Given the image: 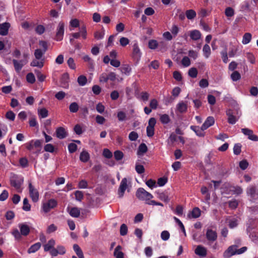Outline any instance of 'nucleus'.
Instances as JSON below:
<instances>
[{
	"label": "nucleus",
	"instance_id": "1",
	"mask_svg": "<svg viewBox=\"0 0 258 258\" xmlns=\"http://www.w3.org/2000/svg\"><path fill=\"white\" fill-rule=\"evenodd\" d=\"M23 178L16 174H13L10 177V184L16 189H19L23 183Z\"/></svg>",
	"mask_w": 258,
	"mask_h": 258
},
{
	"label": "nucleus",
	"instance_id": "2",
	"mask_svg": "<svg viewBox=\"0 0 258 258\" xmlns=\"http://www.w3.org/2000/svg\"><path fill=\"white\" fill-rule=\"evenodd\" d=\"M64 33V23L62 21H60L56 29V34L54 40L57 41H60L63 39Z\"/></svg>",
	"mask_w": 258,
	"mask_h": 258
},
{
	"label": "nucleus",
	"instance_id": "3",
	"mask_svg": "<svg viewBox=\"0 0 258 258\" xmlns=\"http://www.w3.org/2000/svg\"><path fill=\"white\" fill-rule=\"evenodd\" d=\"M136 197L141 200H149L153 198L152 194L142 187L138 189L136 192Z\"/></svg>",
	"mask_w": 258,
	"mask_h": 258
},
{
	"label": "nucleus",
	"instance_id": "4",
	"mask_svg": "<svg viewBox=\"0 0 258 258\" xmlns=\"http://www.w3.org/2000/svg\"><path fill=\"white\" fill-rule=\"evenodd\" d=\"M80 36H82L83 39H85L87 38V30L86 26L84 25L81 26L80 28V32L77 33H73L71 34V36L73 37V38H70V41L72 43L74 39H78Z\"/></svg>",
	"mask_w": 258,
	"mask_h": 258
},
{
	"label": "nucleus",
	"instance_id": "5",
	"mask_svg": "<svg viewBox=\"0 0 258 258\" xmlns=\"http://www.w3.org/2000/svg\"><path fill=\"white\" fill-rule=\"evenodd\" d=\"M57 203L54 199H51L42 205V209L45 213L49 212L51 209L56 207Z\"/></svg>",
	"mask_w": 258,
	"mask_h": 258
},
{
	"label": "nucleus",
	"instance_id": "6",
	"mask_svg": "<svg viewBox=\"0 0 258 258\" xmlns=\"http://www.w3.org/2000/svg\"><path fill=\"white\" fill-rule=\"evenodd\" d=\"M29 194L33 202H37L39 200V192L37 189L32 184L31 182L29 183L28 185Z\"/></svg>",
	"mask_w": 258,
	"mask_h": 258
},
{
	"label": "nucleus",
	"instance_id": "7",
	"mask_svg": "<svg viewBox=\"0 0 258 258\" xmlns=\"http://www.w3.org/2000/svg\"><path fill=\"white\" fill-rule=\"evenodd\" d=\"M246 194L252 200H256L258 199V191L255 186H249L246 189Z\"/></svg>",
	"mask_w": 258,
	"mask_h": 258
},
{
	"label": "nucleus",
	"instance_id": "8",
	"mask_svg": "<svg viewBox=\"0 0 258 258\" xmlns=\"http://www.w3.org/2000/svg\"><path fill=\"white\" fill-rule=\"evenodd\" d=\"M42 141L37 140L36 141L31 140L30 142L26 143V148L29 151H32L33 147L41 148L42 146Z\"/></svg>",
	"mask_w": 258,
	"mask_h": 258
},
{
	"label": "nucleus",
	"instance_id": "9",
	"mask_svg": "<svg viewBox=\"0 0 258 258\" xmlns=\"http://www.w3.org/2000/svg\"><path fill=\"white\" fill-rule=\"evenodd\" d=\"M127 180L126 178L122 179L118 190V197L119 198H122L123 196L124 192L127 187Z\"/></svg>",
	"mask_w": 258,
	"mask_h": 258
},
{
	"label": "nucleus",
	"instance_id": "10",
	"mask_svg": "<svg viewBox=\"0 0 258 258\" xmlns=\"http://www.w3.org/2000/svg\"><path fill=\"white\" fill-rule=\"evenodd\" d=\"M237 246L232 245L230 246L223 253L224 258H229L233 255L236 254Z\"/></svg>",
	"mask_w": 258,
	"mask_h": 258
},
{
	"label": "nucleus",
	"instance_id": "11",
	"mask_svg": "<svg viewBox=\"0 0 258 258\" xmlns=\"http://www.w3.org/2000/svg\"><path fill=\"white\" fill-rule=\"evenodd\" d=\"M217 233L216 231L211 229H207L206 233V237L209 242H213L216 241L217 239Z\"/></svg>",
	"mask_w": 258,
	"mask_h": 258
},
{
	"label": "nucleus",
	"instance_id": "12",
	"mask_svg": "<svg viewBox=\"0 0 258 258\" xmlns=\"http://www.w3.org/2000/svg\"><path fill=\"white\" fill-rule=\"evenodd\" d=\"M241 132L245 136L248 137V139L253 141H258V137L253 134V132L251 130L247 128L241 129Z\"/></svg>",
	"mask_w": 258,
	"mask_h": 258
},
{
	"label": "nucleus",
	"instance_id": "13",
	"mask_svg": "<svg viewBox=\"0 0 258 258\" xmlns=\"http://www.w3.org/2000/svg\"><path fill=\"white\" fill-rule=\"evenodd\" d=\"M56 136L59 139H63L68 136V133L63 127H58L55 131Z\"/></svg>",
	"mask_w": 258,
	"mask_h": 258
},
{
	"label": "nucleus",
	"instance_id": "14",
	"mask_svg": "<svg viewBox=\"0 0 258 258\" xmlns=\"http://www.w3.org/2000/svg\"><path fill=\"white\" fill-rule=\"evenodd\" d=\"M195 253L201 257H204L206 256L207 254V249L202 245H198L195 250Z\"/></svg>",
	"mask_w": 258,
	"mask_h": 258
},
{
	"label": "nucleus",
	"instance_id": "15",
	"mask_svg": "<svg viewBox=\"0 0 258 258\" xmlns=\"http://www.w3.org/2000/svg\"><path fill=\"white\" fill-rule=\"evenodd\" d=\"M19 228L22 236H27L30 232V229L28 225L24 223L19 224Z\"/></svg>",
	"mask_w": 258,
	"mask_h": 258
},
{
	"label": "nucleus",
	"instance_id": "16",
	"mask_svg": "<svg viewBox=\"0 0 258 258\" xmlns=\"http://www.w3.org/2000/svg\"><path fill=\"white\" fill-rule=\"evenodd\" d=\"M190 128L196 134L197 136L200 137H204L205 136V133L204 131L205 130H204L202 125L201 127H199V126L191 125L190 127Z\"/></svg>",
	"mask_w": 258,
	"mask_h": 258
},
{
	"label": "nucleus",
	"instance_id": "17",
	"mask_svg": "<svg viewBox=\"0 0 258 258\" xmlns=\"http://www.w3.org/2000/svg\"><path fill=\"white\" fill-rule=\"evenodd\" d=\"M133 57L135 59L138 60L141 56V52L137 43H135L133 46Z\"/></svg>",
	"mask_w": 258,
	"mask_h": 258
},
{
	"label": "nucleus",
	"instance_id": "18",
	"mask_svg": "<svg viewBox=\"0 0 258 258\" xmlns=\"http://www.w3.org/2000/svg\"><path fill=\"white\" fill-rule=\"evenodd\" d=\"M201 215V211L198 207H195L192 211L189 213L187 216L189 218H198Z\"/></svg>",
	"mask_w": 258,
	"mask_h": 258
},
{
	"label": "nucleus",
	"instance_id": "19",
	"mask_svg": "<svg viewBox=\"0 0 258 258\" xmlns=\"http://www.w3.org/2000/svg\"><path fill=\"white\" fill-rule=\"evenodd\" d=\"M10 24L5 22L0 24V35L6 36L8 34Z\"/></svg>",
	"mask_w": 258,
	"mask_h": 258
},
{
	"label": "nucleus",
	"instance_id": "20",
	"mask_svg": "<svg viewBox=\"0 0 258 258\" xmlns=\"http://www.w3.org/2000/svg\"><path fill=\"white\" fill-rule=\"evenodd\" d=\"M226 114L228 116V122L231 124H235L238 120V118L233 115L232 110L229 109L226 112Z\"/></svg>",
	"mask_w": 258,
	"mask_h": 258
},
{
	"label": "nucleus",
	"instance_id": "21",
	"mask_svg": "<svg viewBox=\"0 0 258 258\" xmlns=\"http://www.w3.org/2000/svg\"><path fill=\"white\" fill-rule=\"evenodd\" d=\"M215 123V119L213 116H208L204 123L202 124L203 128L204 130H207L209 127L214 125Z\"/></svg>",
	"mask_w": 258,
	"mask_h": 258
},
{
	"label": "nucleus",
	"instance_id": "22",
	"mask_svg": "<svg viewBox=\"0 0 258 258\" xmlns=\"http://www.w3.org/2000/svg\"><path fill=\"white\" fill-rule=\"evenodd\" d=\"M176 109L180 113H184L187 111V105L185 103L181 101L177 104Z\"/></svg>",
	"mask_w": 258,
	"mask_h": 258
},
{
	"label": "nucleus",
	"instance_id": "23",
	"mask_svg": "<svg viewBox=\"0 0 258 258\" xmlns=\"http://www.w3.org/2000/svg\"><path fill=\"white\" fill-rule=\"evenodd\" d=\"M122 249L121 246L117 245L114 249L113 255L116 258H124V253L121 251Z\"/></svg>",
	"mask_w": 258,
	"mask_h": 258
},
{
	"label": "nucleus",
	"instance_id": "24",
	"mask_svg": "<svg viewBox=\"0 0 258 258\" xmlns=\"http://www.w3.org/2000/svg\"><path fill=\"white\" fill-rule=\"evenodd\" d=\"M69 80V75L68 73H64L60 79V82L63 87L66 88L68 87Z\"/></svg>",
	"mask_w": 258,
	"mask_h": 258
},
{
	"label": "nucleus",
	"instance_id": "25",
	"mask_svg": "<svg viewBox=\"0 0 258 258\" xmlns=\"http://www.w3.org/2000/svg\"><path fill=\"white\" fill-rule=\"evenodd\" d=\"M41 244L40 242H37L32 245L28 249V253H34L38 250L41 247Z\"/></svg>",
	"mask_w": 258,
	"mask_h": 258
},
{
	"label": "nucleus",
	"instance_id": "26",
	"mask_svg": "<svg viewBox=\"0 0 258 258\" xmlns=\"http://www.w3.org/2000/svg\"><path fill=\"white\" fill-rule=\"evenodd\" d=\"M158 198H159L160 200L167 203L170 201V199L169 198L168 195L165 192H158Z\"/></svg>",
	"mask_w": 258,
	"mask_h": 258
},
{
	"label": "nucleus",
	"instance_id": "27",
	"mask_svg": "<svg viewBox=\"0 0 258 258\" xmlns=\"http://www.w3.org/2000/svg\"><path fill=\"white\" fill-rule=\"evenodd\" d=\"M55 240L53 239H50L48 242L44 245V250L45 251H48L53 248L55 245Z\"/></svg>",
	"mask_w": 258,
	"mask_h": 258
},
{
	"label": "nucleus",
	"instance_id": "28",
	"mask_svg": "<svg viewBox=\"0 0 258 258\" xmlns=\"http://www.w3.org/2000/svg\"><path fill=\"white\" fill-rule=\"evenodd\" d=\"M90 159V155L89 153L86 151H83L80 155V160L86 163L89 161Z\"/></svg>",
	"mask_w": 258,
	"mask_h": 258
},
{
	"label": "nucleus",
	"instance_id": "29",
	"mask_svg": "<svg viewBox=\"0 0 258 258\" xmlns=\"http://www.w3.org/2000/svg\"><path fill=\"white\" fill-rule=\"evenodd\" d=\"M190 37L191 39L194 40H197L200 39L201 37V32L197 30L191 31L190 32Z\"/></svg>",
	"mask_w": 258,
	"mask_h": 258
},
{
	"label": "nucleus",
	"instance_id": "30",
	"mask_svg": "<svg viewBox=\"0 0 258 258\" xmlns=\"http://www.w3.org/2000/svg\"><path fill=\"white\" fill-rule=\"evenodd\" d=\"M147 151V146L145 143H143L139 145L137 153L138 155H143L146 153Z\"/></svg>",
	"mask_w": 258,
	"mask_h": 258
},
{
	"label": "nucleus",
	"instance_id": "31",
	"mask_svg": "<svg viewBox=\"0 0 258 258\" xmlns=\"http://www.w3.org/2000/svg\"><path fill=\"white\" fill-rule=\"evenodd\" d=\"M69 214L73 217L78 218L80 215V211L78 208L73 207L71 209Z\"/></svg>",
	"mask_w": 258,
	"mask_h": 258
},
{
	"label": "nucleus",
	"instance_id": "32",
	"mask_svg": "<svg viewBox=\"0 0 258 258\" xmlns=\"http://www.w3.org/2000/svg\"><path fill=\"white\" fill-rule=\"evenodd\" d=\"M38 59H33L30 63L31 67H37L39 68H42L44 66V59L38 61Z\"/></svg>",
	"mask_w": 258,
	"mask_h": 258
},
{
	"label": "nucleus",
	"instance_id": "33",
	"mask_svg": "<svg viewBox=\"0 0 258 258\" xmlns=\"http://www.w3.org/2000/svg\"><path fill=\"white\" fill-rule=\"evenodd\" d=\"M251 38L252 35L250 33H245L243 36L242 43L247 44L250 42Z\"/></svg>",
	"mask_w": 258,
	"mask_h": 258
},
{
	"label": "nucleus",
	"instance_id": "34",
	"mask_svg": "<svg viewBox=\"0 0 258 258\" xmlns=\"http://www.w3.org/2000/svg\"><path fill=\"white\" fill-rule=\"evenodd\" d=\"M171 119L167 114H161L160 116V121L162 124H167L170 122Z\"/></svg>",
	"mask_w": 258,
	"mask_h": 258
},
{
	"label": "nucleus",
	"instance_id": "35",
	"mask_svg": "<svg viewBox=\"0 0 258 258\" xmlns=\"http://www.w3.org/2000/svg\"><path fill=\"white\" fill-rule=\"evenodd\" d=\"M185 15L189 20L194 19L196 16V12L193 10H188L185 12Z\"/></svg>",
	"mask_w": 258,
	"mask_h": 258
},
{
	"label": "nucleus",
	"instance_id": "36",
	"mask_svg": "<svg viewBox=\"0 0 258 258\" xmlns=\"http://www.w3.org/2000/svg\"><path fill=\"white\" fill-rule=\"evenodd\" d=\"M38 114L40 118H45L48 115V111L45 108L38 109Z\"/></svg>",
	"mask_w": 258,
	"mask_h": 258
},
{
	"label": "nucleus",
	"instance_id": "37",
	"mask_svg": "<svg viewBox=\"0 0 258 258\" xmlns=\"http://www.w3.org/2000/svg\"><path fill=\"white\" fill-rule=\"evenodd\" d=\"M13 63L16 72L19 73L23 67V64H20L18 60L15 59L13 60Z\"/></svg>",
	"mask_w": 258,
	"mask_h": 258
},
{
	"label": "nucleus",
	"instance_id": "38",
	"mask_svg": "<svg viewBox=\"0 0 258 258\" xmlns=\"http://www.w3.org/2000/svg\"><path fill=\"white\" fill-rule=\"evenodd\" d=\"M77 82L80 86L85 85L87 82V78L84 75H81L78 78Z\"/></svg>",
	"mask_w": 258,
	"mask_h": 258
},
{
	"label": "nucleus",
	"instance_id": "39",
	"mask_svg": "<svg viewBox=\"0 0 258 258\" xmlns=\"http://www.w3.org/2000/svg\"><path fill=\"white\" fill-rule=\"evenodd\" d=\"M45 53L44 51L40 49H36L34 51V54L36 59H40Z\"/></svg>",
	"mask_w": 258,
	"mask_h": 258
},
{
	"label": "nucleus",
	"instance_id": "40",
	"mask_svg": "<svg viewBox=\"0 0 258 258\" xmlns=\"http://www.w3.org/2000/svg\"><path fill=\"white\" fill-rule=\"evenodd\" d=\"M159 43L156 40L152 39L148 42V46L151 49H155L158 46Z\"/></svg>",
	"mask_w": 258,
	"mask_h": 258
},
{
	"label": "nucleus",
	"instance_id": "41",
	"mask_svg": "<svg viewBox=\"0 0 258 258\" xmlns=\"http://www.w3.org/2000/svg\"><path fill=\"white\" fill-rule=\"evenodd\" d=\"M11 233L14 236L16 240H19L22 238V235L21 234L20 231H19V230L16 228L14 229Z\"/></svg>",
	"mask_w": 258,
	"mask_h": 258
},
{
	"label": "nucleus",
	"instance_id": "42",
	"mask_svg": "<svg viewBox=\"0 0 258 258\" xmlns=\"http://www.w3.org/2000/svg\"><path fill=\"white\" fill-rule=\"evenodd\" d=\"M203 51L205 56L206 58H208L211 54V48L210 46L208 44H206L203 47Z\"/></svg>",
	"mask_w": 258,
	"mask_h": 258
},
{
	"label": "nucleus",
	"instance_id": "43",
	"mask_svg": "<svg viewBox=\"0 0 258 258\" xmlns=\"http://www.w3.org/2000/svg\"><path fill=\"white\" fill-rule=\"evenodd\" d=\"M69 109L71 112L76 113L79 110V105L76 102H73L70 105Z\"/></svg>",
	"mask_w": 258,
	"mask_h": 258
},
{
	"label": "nucleus",
	"instance_id": "44",
	"mask_svg": "<svg viewBox=\"0 0 258 258\" xmlns=\"http://www.w3.org/2000/svg\"><path fill=\"white\" fill-rule=\"evenodd\" d=\"M22 209L25 211H29L31 210V205L29 204L27 198H25L23 200V206Z\"/></svg>",
	"mask_w": 258,
	"mask_h": 258
},
{
	"label": "nucleus",
	"instance_id": "45",
	"mask_svg": "<svg viewBox=\"0 0 258 258\" xmlns=\"http://www.w3.org/2000/svg\"><path fill=\"white\" fill-rule=\"evenodd\" d=\"M117 117L119 121H123L126 119V115L125 112L120 111L117 112Z\"/></svg>",
	"mask_w": 258,
	"mask_h": 258
},
{
	"label": "nucleus",
	"instance_id": "46",
	"mask_svg": "<svg viewBox=\"0 0 258 258\" xmlns=\"http://www.w3.org/2000/svg\"><path fill=\"white\" fill-rule=\"evenodd\" d=\"M27 81L30 83L33 84L35 82V78L34 74L32 73H29L26 75Z\"/></svg>",
	"mask_w": 258,
	"mask_h": 258
},
{
	"label": "nucleus",
	"instance_id": "47",
	"mask_svg": "<svg viewBox=\"0 0 258 258\" xmlns=\"http://www.w3.org/2000/svg\"><path fill=\"white\" fill-rule=\"evenodd\" d=\"M231 78L233 81H237L240 79L241 75L240 73L235 71H234L231 75Z\"/></svg>",
	"mask_w": 258,
	"mask_h": 258
},
{
	"label": "nucleus",
	"instance_id": "48",
	"mask_svg": "<svg viewBox=\"0 0 258 258\" xmlns=\"http://www.w3.org/2000/svg\"><path fill=\"white\" fill-rule=\"evenodd\" d=\"M114 156L116 160L119 161L123 158V153L119 150H116L114 152Z\"/></svg>",
	"mask_w": 258,
	"mask_h": 258
},
{
	"label": "nucleus",
	"instance_id": "49",
	"mask_svg": "<svg viewBox=\"0 0 258 258\" xmlns=\"http://www.w3.org/2000/svg\"><path fill=\"white\" fill-rule=\"evenodd\" d=\"M231 190L234 194L237 195L241 194L243 192L242 188L239 186H233Z\"/></svg>",
	"mask_w": 258,
	"mask_h": 258
},
{
	"label": "nucleus",
	"instance_id": "50",
	"mask_svg": "<svg viewBox=\"0 0 258 258\" xmlns=\"http://www.w3.org/2000/svg\"><path fill=\"white\" fill-rule=\"evenodd\" d=\"M241 145L239 143H237L234 145L233 147V153L235 155H239L241 151Z\"/></svg>",
	"mask_w": 258,
	"mask_h": 258
},
{
	"label": "nucleus",
	"instance_id": "51",
	"mask_svg": "<svg viewBox=\"0 0 258 258\" xmlns=\"http://www.w3.org/2000/svg\"><path fill=\"white\" fill-rule=\"evenodd\" d=\"M139 138L138 133L135 131L131 132L128 135V139L131 141H135Z\"/></svg>",
	"mask_w": 258,
	"mask_h": 258
},
{
	"label": "nucleus",
	"instance_id": "52",
	"mask_svg": "<svg viewBox=\"0 0 258 258\" xmlns=\"http://www.w3.org/2000/svg\"><path fill=\"white\" fill-rule=\"evenodd\" d=\"M188 74L190 77L195 78L198 75V70L195 68H191L189 70Z\"/></svg>",
	"mask_w": 258,
	"mask_h": 258
},
{
	"label": "nucleus",
	"instance_id": "53",
	"mask_svg": "<svg viewBox=\"0 0 258 258\" xmlns=\"http://www.w3.org/2000/svg\"><path fill=\"white\" fill-rule=\"evenodd\" d=\"M135 170L138 174H142L145 172V168L143 165L136 163Z\"/></svg>",
	"mask_w": 258,
	"mask_h": 258
},
{
	"label": "nucleus",
	"instance_id": "54",
	"mask_svg": "<svg viewBox=\"0 0 258 258\" xmlns=\"http://www.w3.org/2000/svg\"><path fill=\"white\" fill-rule=\"evenodd\" d=\"M15 114L11 110L8 111L6 114V118L11 121L15 120Z\"/></svg>",
	"mask_w": 258,
	"mask_h": 258
},
{
	"label": "nucleus",
	"instance_id": "55",
	"mask_svg": "<svg viewBox=\"0 0 258 258\" xmlns=\"http://www.w3.org/2000/svg\"><path fill=\"white\" fill-rule=\"evenodd\" d=\"M77 145L74 143H70L68 145V150L70 153L75 152L77 150Z\"/></svg>",
	"mask_w": 258,
	"mask_h": 258
},
{
	"label": "nucleus",
	"instance_id": "56",
	"mask_svg": "<svg viewBox=\"0 0 258 258\" xmlns=\"http://www.w3.org/2000/svg\"><path fill=\"white\" fill-rule=\"evenodd\" d=\"M127 233V227L125 224L121 225L120 227V234L121 236H124Z\"/></svg>",
	"mask_w": 258,
	"mask_h": 258
},
{
	"label": "nucleus",
	"instance_id": "57",
	"mask_svg": "<svg viewBox=\"0 0 258 258\" xmlns=\"http://www.w3.org/2000/svg\"><path fill=\"white\" fill-rule=\"evenodd\" d=\"M29 124L31 127H36V126H38V122L36 120V116L35 115H33L30 118Z\"/></svg>",
	"mask_w": 258,
	"mask_h": 258
},
{
	"label": "nucleus",
	"instance_id": "58",
	"mask_svg": "<svg viewBox=\"0 0 258 258\" xmlns=\"http://www.w3.org/2000/svg\"><path fill=\"white\" fill-rule=\"evenodd\" d=\"M75 199L78 201H81L84 198L83 192L82 191L77 190L75 192Z\"/></svg>",
	"mask_w": 258,
	"mask_h": 258
},
{
	"label": "nucleus",
	"instance_id": "59",
	"mask_svg": "<svg viewBox=\"0 0 258 258\" xmlns=\"http://www.w3.org/2000/svg\"><path fill=\"white\" fill-rule=\"evenodd\" d=\"M39 45L42 48V50L46 52L48 49V43L46 41L44 40H40L39 41Z\"/></svg>",
	"mask_w": 258,
	"mask_h": 258
},
{
	"label": "nucleus",
	"instance_id": "60",
	"mask_svg": "<svg viewBox=\"0 0 258 258\" xmlns=\"http://www.w3.org/2000/svg\"><path fill=\"white\" fill-rule=\"evenodd\" d=\"M44 150L46 152L53 153L54 151V147L51 144H47L45 145Z\"/></svg>",
	"mask_w": 258,
	"mask_h": 258
},
{
	"label": "nucleus",
	"instance_id": "61",
	"mask_svg": "<svg viewBox=\"0 0 258 258\" xmlns=\"http://www.w3.org/2000/svg\"><path fill=\"white\" fill-rule=\"evenodd\" d=\"M35 72L36 74V76H37V78L38 80L40 82H43L45 78H46V76L42 74L40 71H36L35 70Z\"/></svg>",
	"mask_w": 258,
	"mask_h": 258
},
{
	"label": "nucleus",
	"instance_id": "62",
	"mask_svg": "<svg viewBox=\"0 0 258 258\" xmlns=\"http://www.w3.org/2000/svg\"><path fill=\"white\" fill-rule=\"evenodd\" d=\"M170 237V233L168 231L164 230L161 233V238L164 241H166L169 239Z\"/></svg>",
	"mask_w": 258,
	"mask_h": 258
},
{
	"label": "nucleus",
	"instance_id": "63",
	"mask_svg": "<svg viewBox=\"0 0 258 258\" xmlns=\"http://www.w3.org/2000/svg\"><path fill=\"white\" fill-rule=\"evenodd\" d=\"M181 63L184 67H187L190 64V60L187 56H184L181 60Z\"/></svg>",
	"mask_w": 258,
	"mask_h": 258
},
{
	"label": "nucleus",
	"instance_id": "64",
	"mask_svg": "<svg viewBox=\"0 0 258 258\" xmlns=\"http://www.w3.org/2000/svg\"><path fill=\"white\" fill-rule=\"evenodd\" d=\"M225 14L227 17H232L234 14V10L231 7H228L225 9Z\"/></svg>",
	"mask_w": 258,
	"mask_h": 258
}]
</instances>
